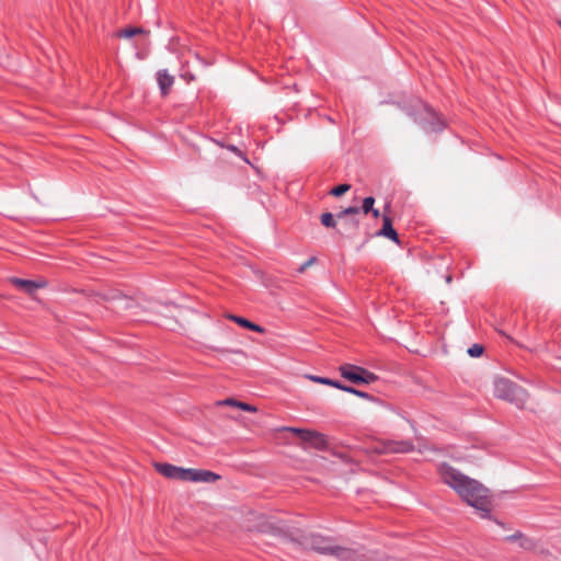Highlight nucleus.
Returning a JSON list of instances; mask_svg holds the SVG:
<instances>
[{"instance_id":"nucleus-1","label":"nucleus","mask_w":561,"mask_h":561,"mask_svg":"<svg viewBox=\"0 0 561 561\" xmlns=\"http://www.w3.org/2000/svg\"><path fill=\"white\" fill-rule=\"evenodd\" d=\"M438 473L442 481L451 488L463 502L480 512L482 518H491L492 496L486 486L447 462L438 466Z\"/></svg>"},{"instance_id":"nucleus-2","label":"nucleus","mask_w":561,"mask_h":561,"mask_svg":"<svg viewBox=\"0 0 561 561\" xmlns=\"http://www.w3.org/2000/svg\"><path fill=\"white\" fill-rule=\"evenodd\" d=\"M405 113L425 131H440L445 124L439 115L421 100H414L413 104L404 107Z\"/></svg>"},{"instance_id":"nucleus-3","label":"nucleus","mask_w":561,"mask_h":561,"mask_svg":"<svg viewBox=\"0 0 561 561\" xmlns=\"http://www.w3.org/2000/svg\"><path fill=\"white\" fill-rule=\"evenodd\" d=\"M494 396L508 401L518 409H523L528 399L527 391L507 378H497L494 380Z\"/></svg>"},{"instance_id":"nucleus-4","label":"nucleus","mask_w":561,"mask_h":561,"mask_svg":"<svg viewBox=\"0 0 561 561\" xmlns=\"http://www.w3.org/2000/svg\"><path fill=\"white\" fill-rule=\"evenodd\" d=\"M339 371L344 379L355 385H369L378 380L376 374L354 364H343Z\"/></svg>"},{"instance_id":"nucleus-5","label":"nucleus","mask_w":561,"mask_h":561,"mask_svg":"<svg viewBox=\"0 0 561 561\" xmlns=\"http://www.w3.org/2000/svg\"><path fill=\"white\" fill-rule=\"evenodd\" d=\"M280 431L291 432L298 435L304 443H307L317 449H323L327 446L325 436L319 432L290 426H284Z\"/></svg>"},{"instance_id":"nucleus-6","label":"nucleus","mask_w":561,"mask_h":561,"mask_svg":"<svg viewBox=\"0 0 561 561\" xmlns=\"http://www.w3.org/2000/svg\"><path fill=\"white\" fill-rule=\"evenodd\" d=\"M375 205V198L373 196H367L363 199L362 208L358 207H347L340 213L336 214V219H343L348 216H352V224L354 227H357L358 221L354 218L356 215L359 214L362 210L365 215L369 214L370 210H373Z\"/></svg>"},{"instance_id":"nucleus-7","label":"nucleus","mask_w":561,"mask_h":561,"mask_svg":"<svg viewBox=\"0 0 561 561\" xmlns=\"http://www.w3.org/2000/svg\"><path fill=\"white\" fill-rule=\"evenodd\" d=\"M154 468L160 474H162L165 478L180 481H187L188 469L161 462L154 463Z\"/></svg>"},{"instance_id":"nucleus-8","label":"nucleus","mask_w":561,"mask_h":561,"mask_svg":"<svg viewBox=\"0 0 561 561\" xmlns=\"http://www.w3.org/2000/svg\"><path fill=\"white\" fill-rule=\"evenodd\" d=\"M306 545L322 554H331L334 546L331 538L321 535H310L306 538Z\"/></svg>"},{"instance_id":"nucleus-9","label":"nucleus","mask_w":561,"mask_h":561,"mask_svg":"<svg viewBox=\"0 0 561 561\" xmlns=\"http://www.w3.org/2000/svg\"><path fill=\"white\" fill-rule=\"evenodd\" d=\"M10 283L30 296H34V294L37 289H41V288H44L47 286V282L45 279L31 280V279H23V278H19V277H11Z\"/></svg>"},{"instance_id":"nucleus-10","label":"nucleus","mask_w":561,"mask_h":561,"mask_svg":"<svg viewBox=\"0 0 561 561\" xmlns=\"http://www.w3.org/2000/svg\"><path fill=\"white\" fill-rule=\"evenodd\" d=\"M331 556L341 561H365V556L360 551L335 545L332 548Z\"/></svg>"},{"instance_id":"nucleus-11","label":"nucleus","mask_w":561,"mask_h":561,"mask_svg":"<svg viewBox=\"0 0 561 561\" xmlns=\"http://www.w3.org/2000/svg\"><path fill=\"white\" fill-rule=\"evenodd\" d=\"M390 210V204H387L385 207V213L382 215V228L376 232V236L388 238L396 243H400L399 236L394 228L392 227V220L387 211Z\"/></svg>"},{"instance_id":"nucleus-12","label":"nucleus","mask_w":561,"mask_h":561,"mask_svg":"<svg viewBox=\"0 0 561 561\" xmlns=\"http://www.w3.org/2000/svg\"><path fill=\"white\" fill-rule=\"evenodd\" d=\"M187 481L192 482H215L219 479V476L209 470L202 469H188Z\"/></svg>"},{"instance_id":"nucleus-13","label":"nucleus","mask_w":561,"mask_h":561,"mask_svg":"<svg viewBox=\"0 0 561 561\" xmlns=\"http://www.w3.org/2000/svg\"><path fill=\"white\" fill-rule=\"evenodd\" d=\"M156 77L161 94L163 96L168 95L174 83V77L165 69L159 70Z\"/></svg>"},{"instance_id":"nucleus-14","label":"nucleus","mask_w":561,"mask_h":561,"mask_svg":"<svg viewBox=\"0 0 561 561\" xmlns=\"http://www.w3.org/2000/svg\"><path fill=\"white\" fill-rule=\"evenodd\" d=\"M388 450L390 453H400V454H407L414 450V444L412 440H396L390 442L387 446Z\"/></svg>"},{"instance_id":"nucleus-15","label":"nucleus","mask_w":561,"mask_h":561,"mask_svg":"<svg viewBox=\"0 0 561 561\" xmlns=\"http://www.w3.org/2000/svg\"><path fill=\"white\" fill-rule=\"evenodd\" d=\"M103 298L107 301H119L123 305L122 308H125V309L129 308L133 304L131 299L124 296L118 290H110L108 293L103 295Z\"/></svg>"},{"instance_id":"nucleus-16","label":"nucleus","mask_w":561,"mask_h":561,"mask_svg":"<svg viewBox=\"0 0 561 561\" xmlns=\"http://www.w3.org/2000/svg\"><path fill=\"white\" fill-rule=\"evenodd\" d=\"M228 319L234 321L236 323H238L240 327L242 328H245V329H249L253 332H263L264 329L251 321H249L248 319L245 318H242V317H239V316H233V314H229L228 316Z\"/></svg>"},{"instance_id":"nucleus-17","label":"nucleus","mask_w":561,"mask_h":561,"mask_svg":"<svg viewBox=\"0 0 561 561\" xmlns=\"http://www.w3.org/2000/svg\"><path fill=\"white\" fill-rule=\"evenodd\" d=\"M321 224L327 228H335L336 219L331 213H323L320 216Z\"/></svg>"},{"instance_id":"nucleus-18","label":"nucleus","mask_w":561,"mask_h":561,"mask_svg":"<svg viewBox=\"0 0 561 561\" xmlns=\"http://www.w3.org/2000/svg\"><path fill=\"white\" fill-rule=\"evenodd\" d=\"M144 32L145 31L141 27H127V28L122 30L118 33V36L119 37L129 38V37H133V36L137 35V34H141Z\"/></svg>"},{"instance_id":"nucleus-19","label":"nucleus","mask_w":561,"mask_h":561,"mask_svg":"<svg viewBox=\"0 0 561 561\" xmlns=\"http://www.w3.org/2000/svg\"><path fill=\"white\" fill-rule=\"evenodd\" d=\"M508 541H515L517 539H520V547L528 548L530 545V541L524 537V535L520 531H516L515 534L508 536L506 538Z\"/></svg>"},{"instance_id":"nucleus-20","label":"nucleus","mask_w":561,"mask_h":561,"mask_svg":"<svg viewBox=\"0 0 561 561\" xmlns=\"http://www.w3.org/2000/svg\"><path fill=\"white\" fill-rule=\"evenodd\" d=\"M350 190H351L350 184H340V185L333 187L331 190L330 194L335 197H339V196H342L343 194H345L346 192H348Z\"/></svg>"},{"instance_id":"nucleus-21","label":"nucleus","mask_w":561,"mask_h":561,"mask_svg":"<svg viewBox=\"0 0 561 561\" xmlns=\"http://www.w3.org/2000/svg\"><path fill=\"white\" fill-rule=\"evenodd\" d=\"M483 353V346L480 344H473L471 347L468 348V354L471 357H478Z\"/></svg>"},{"instance_id":"nucleus-22","label":"nucleus","mask_w":561,"mask_h":561,"mask_svg":"<svg viewBox=\"0 0 561 561\" xmlns=\"http://www.w3.org/2000/svg\"><path fill=\"white\" fill-rule=\"evenodd\" d=\"M307 378L312 380L313 382L327 385V386H329L330 380H331L330 378H327V377H320V376H313V375H309V376H307Z\"/></svg>"},{"instance_id":"nucleus-23","label":"nucleus","mask_w":561,"mask_h":561,"mask_svg":"<svg viewBox=\"0 0 561 561\" xmlns=\"http://www.w3.org/2000/svg\"><path fill=\"white\" fill-rule=\"evenodd\" d=\"M317 262L316 256H311L308 261H306L304 264H301L298 268V273H304L309 266L314 264Z\"/></svg>"},{"instance_id":"nucleus-24","label":"nucleus","mask_w":561,"mask_h":561,"mask_svg":"<svg viewBox=\"0 0 561 561\" xmlns=\"http://www.w3.org/2000/svg\"><path fill=\"white\" fill-rule=\"evenodd\" d=\"M237 408H239L243 411H247V412H256V410H257L254 405H251V404L242 402V401H239Z\"/></svg>"},{"instance_id":"nucleus-25","label":"nucleus","mask_w":561,"mask_h":561,"mask_svg":"<svg viewBox=\"0 0 561 561\" xmlns=\"http://www.w3.org/2000/svg\"><path fill=\"white\" fill-rule=\"evenodd\" d=\"M355 396H357L359 398H363V399H366V400H373L374 399V397L371 394H369L368 392H365V391H362V390H358V389H356Z\"/></svg>"},{"instance_id":"nucleus-26","label":"nucleus","mask_w":561,"mask_h":561,"mask_svg":"<svg viewBox=\"0 0 561 561\" xmlns=\"http://www.w3.org/2000/svg\"><path fill=\"white\" fill-rule=\"evenodd\" d=\"M238 403H239V401L236 399H232V398H229V399H226V400L219 402V404L230 405V407H238Z\"/></svg>"},{"instance_id":"nucleus-27","label":"nucleus","mask_w":561,"mask_h":561,"mask_svg":"<svg viewBox=\"0 0 561 561\" xmlns=\"http://www.w3.org/2000/svg\"><path fill=\"white\" fill-rule=\"evenodd\" d=\"M329 386L340 389V390H342V388L344 387V385L342 382H340L337 380H333V379L330 380Z\"/></svg>"},{"instance_id":"nucleus-28","label":"nucleus","mask_w":561,"mask_h":561,"mask_svg":"<svg viewBox=\"0 0 561 561\" xmlns=\"http://www.w3.org/2000/svg\"><path fill=\"white\" fill-rule=\"evenodd\" d=\"M342 391H345V392H348V393H353V394H355V392H356V388H353V387H351V386H346V385H344V387L342 388Z\"/></svg>"},{"instance_id":"nucleus-29","label":"nucleus","mask_w":561,"mask_h":561,"mask_svg":"<svg viewBox=\"0 0 561 561\" xmlns=\"http://www.w3.org/2000/svg\"><path fill=\"white\" fill-rule=\"evenodd\" d=\"M374 218H378L380 216V211L377 208H373V210L369 211Z\"/></svg>"},{"instance_id":"nucleus-30","label":"nucleus","mask_w":561,"mask_h":561,"mask_svg":"<svg viewBox=\"0 0 561 561\" xmlns=\"http://www.w3.org/2000/svg\"><path fill=\"white\" fill-rule=\"evenodd\" d=\"M183 77H184L185 79H187V80H194V76H193V75H187V76L185 75V76H183Z\"/></svg>"},{"instance_id":"nucleus-31","label":"nucleus","mask_w":561,"mask_h":561,"mask_svg":"<svg viewBox=\"0 0 561 561\" xmlns=\"http://www.w3.org/2000/svg\"><path fill=\"white\" fill-rule=\"evenodd\" d=\"M230 150L233 151V152H239V149L236 146H231Z\"/></svg>"}]
</instances>
